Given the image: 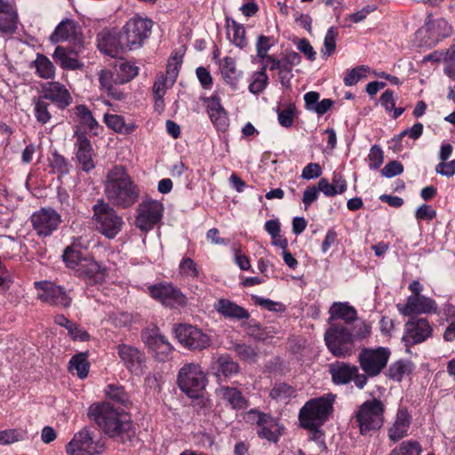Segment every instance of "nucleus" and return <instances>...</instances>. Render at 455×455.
Here are the masks:
<instances>
[{
    "label": "nucleus",
    "instance_id": "nucleus-49",
    "mask_svg": "<svg viewBox=\"0 0 455 455\" xmlns=\"http://www.w3.org/2000/svg\"><path fill=\"white\" fill-rule=\"evenodd\" d=\"M410 371L411 366L409 363L397 361L389 366L387 376L394 380L401 381Z\"/></svg>",
    "mask_w": 455,
    "mask_h": 455
},
{
    "label": "nucleus",
    "instance_id": "nucleus-19",
    "mask_svg": "<svg viewBox=\"0 0 455 455\" xmlns=\"http://www.w3.org/2000/svg\"><path fill=\"white\" fill-rule=\"evenodd\" d=\"M117 354L129 371L136 375L144 372L146 358L144 354L137 347L127 344H120L117 346Z\"/></svg>",
    "mask_w": 455,
    "mask_h": 455
},
{
    "label": "nucleus",
    "instance_id": "nucleus-5",
    "mask_svg": "<svg viewBox=\"0 0 455 455\" xmlns=\"http://www.w3.org/2000/svg\"><path fill=\"white\" fill-rule=\"evenodd\" d=\"M93 220L97 230L108 238H114L122 229L124 221L113 205L99 200L93 205Z\"/></svg>",
    "mask_w": 455,
    "mask_h": 455
},
{
    "label": "nucleus",
    "instance_id": "nucleus-48",
    "mask_svg": "<svg viewBox=\"0 0 455 455\" xmlns=\"http://www.w3.org/2000/svg\"><path fill=\"white\" fill-rule=\"evenodd\" d=\"M181 62V56H178V54L172 56L168 60L166 67V75L164 76V77L167 78L170 85L174 84L176 78L179 75Z\"/></svg>",
    "mask_w": 455,
    "mask_h": 455
},
{
    "label": "nucleus",
    "instance_id": "nucleus-13",
    "mask_svg": "<svg viewBox=\"0 0 455 455\" xmlns=\"http://www.w3.org/2000/svg\"><path fill=\"white\" fill-rule=\"evenodd\" d=\"M52 44L71 42L75 46V52L80 53L83 49V36L80 26L71 19L62 20L49 37Z\"/></svg>",
    "mask_w": 455,
    "mask_h": 455
},
{
    "label": "nucleus",
    "instance_id": "nucleus-21",
    "mask_svg": "<svg viewBox=\"0 0 455 455\" xmlns=\"http://www.w3.org/2000/svg\"><path fill=\"white\" fill-rule=\"evenodd\" d=\"M412 422V417L405 407H399L394 419L387 427V437L396 443L408 435Z\"/></svg>",
    "mask_w": 455,
    "mask_h": 455
},
{
    "label": "nucleus",
    "instance_id": "nucleus-56",
    "mask_svg": "<svg viewBox=\"0 0 455 455\" xmlns=\"http://www.w3.org/2000/svg\"><path fill=\"white\" fill-rule=\"evenodd\" d=\"M368 159L370 161L371 169L379 168L384 160L382 149L378 145L372 146L370 149Z\"/></svg>",
    "mask_w": 455,
    "mask_h": 455
},
{
    "label": "nucleus",
    "instance_id": "nucleus-24",
    "mask_svg": "<svg viewBox=\"0 0 455 455\" xmlns=\"http://www.w3.org/2000/svg\"><path fill=\"white\" fill-rule=\"evenodd\" d=\"M98 48L100 52L111 57H116L125 47L122 34L117 36L109 31H101L97 36Z\"/></svg>",
    "mask_w": 455,
    "mask_h": 455
},
{
    "label": "nucleus",
    "instance_id": "nucleus-62",
    "mask_svg": "<svg viewBox=\"0 0 455 455\" xmlns=\"http://www.w3.org/2000/svg\"><path fill=\"white\" fill-rule=\"evenodd\" d=\"M436 216V212L428 204L420 205L415 212V217L419 220H432Z\"/></svg>",
    "mask_w": 455,
    "mask_h": 455
},
{
    "label": "nucleus",
    "instance_id": "nucleus-29",
    "mask_svg": "<svg viewBox=\"0 0 455 455\" xmlns=\"http://www.w3.org/2000/svg\"><path fill=\"white\" fill-rule=\"evenodd\" d=\"M72 54L77 55L75 52V46L69 51L68 48L63 46H57L52 54V58L59 63L63 69L68 70H80L84 67L83 61Z\"/></svg>",
    "mask_w": 455,
    "mask_h": 455
},
{
    "label": "nucleus",
    "instance_id": "nucleus-16",
    "mask_svg": "<svg viewBox=\"0 0 455 455\" xmlns=\"http://www.w3.org/2000/svg\"><path fill=\"white\" fill-rule=\"evenodd\" d=\"M31 222L38 235L48 236L58 228L61 217L52 208H42L33 213Z\"/></svg>",
    "mask_w": 455,
    "mask_h": 455
},
{
    "label": "nucleus",
    "instance_id": "nucleus-6",
    "mask_svg": "<svg viewBox=\"0 0 455 455\" xmlns=\"http://www.w3.org/2000/svg\"><path fill=\"white\" fill-rule=\"evenodd\" d=\"M324 340L330 352L337 357H347L354 348L353 334L340 323H332L324 333Z\"/></svg>",
    "mask_w": 455,
    "mask_h": 455
},
{
    "label": "nucleus",
    "instance_id": "nucleus-15",
    "mask_svg": "<svg viewBox=\"0 0 455 455\" xmlns=\"http://www.w3.org/2000/svg\"><path fill=\"white\" fill-rule=\"evenodd\" d=\"M150 295L162 304L176 307L187 304L186 296L172 283H159L148 287Z\"/></svg>",
    "mask_w": 455,
    "mask_h": 455
},
{
    "label": "nucleus",
    "instance_id": "nucleus-9",
    "mask_svg": "<svg viewBox=\"0 0 455 455\" xmlns=\"http://www.w3.org/2000/svg\"><path fill=\"white\" fill-rule=\"evenodd\" d=\"M389 357L390 351L387 347L363 348L358 355V362L363 371L374 378L387 366Z\"/></svg>",
    "mask_w": 455,
    "mask_h": 455
},
{
    "label": "nucleus",
    "instance_id": "nucleus-61",
    "mask_svg": "<svg viewBox=\"0 0 455 455\" xmlns=\"http://www.w3.org/2000/svg\"><path fill=\"white\" fill-rule=\"evenodd\" d=\"M297 49L302 52L310 61H314L315 60L316 52L307 39H299L297 43Z\"/></svg>",
    "mask_w": 455,
    "mask_h": 455
},
{
    "label": "nucleus",
    "instance_id": "nucleus-51",
    "mask_svg": "<svg viewBox=\"0 0 455 455\" xmlns=\"http://www.w3.org/2000/svg\"><path fill=\"white\" fill-rule=\"evenodd\" d=\"M99 81L101 88L107 91L108 93H113L114 86L116 84V72L110 70L102 69L99 73Z\"/></svg>",
    "mask_w": 455,
    "mask_h": 455
},
{
    "label": "nucleus",
    "instance_id": "nucleus-46",
    "mask_svg": "<svg viewBox=\"0 0 455 455\" xmlns=\"http://www.w3.org/2000/svg\"><path fill=\"white\" fill-rule=\"evenodd\" d=\"M370 68L368 66H358L347 71L344 77V84L347 86H352L357 84L361 79L365 78Z\"/></svg>",
    "mask_w": 455,
    "mask_h": 455
},
{
    "label": "nucleus",
    "instance_id": "nucleus-27",
    "mask_svg": "<svg viewBox=\"0 0 455 455\" xmlns=\"http://www.w3.org/2000/svg\"><path fill=\"white\" fill-rule=\"evenodd\" d=\"M239 365L228 355H220L215 358L211 365V370L219 380L230 378L239 371Z\"/></svg>",
    "mask_w": 455,
    "mask_h": 455
},
{
    "label": "nucleus",
    "instance_id": "nucleus-30",
    "mask_svg": "<svg viewBox=\"0 0 455 455\" xmlns=\"http://www.w3.org/2000/svg\"><path fill=\"white\" fill-rule=\"evenodd\" d=\"M215 393L219 399L229 404L234 410L247 408L246 399L236 387L220 386Z\"/></svg>",
    "mask_w": 455,
    "mask_h": 455
},
{
    "label": "nucleus",
    "instance_id": "nucleus-1",
    "mask_svg": "<svg viewBox=\"0 0 455 455\" xmlns=\"http://www.w3.org/2000/svg\"><path fill=\"white\" fill-rule=\"evenodd\" d=\"M88 417L108 436L120 438L123 443L131 440L135 434L130 417L109 403L92 404L88 409Z\"/></svg>",
    "mask_w": 455,
    "mask_h": 455
},
{
    "label": "nucleus",
    "instance_id": "nucleus-2",
    "mask_svg": "<svg viewBox=\"0 0 455 455\" xmlns=\"http://www.w3.org/2000/svg\"><path fill=\"white\" fill-rule=\"evenodd\" d=\"M104 192L108 203L121 209L132 206L140 197L139 187L122 165L114 166L107 173Z\"/></svg>",
    "mask_w": 455,
    "mask_h": 455
},
{
    "label": "nucleus",
    "instance_id": "nucleus-28",
    "mask_svg": "<svg viewBox=\"0 0 455 455\" xmlns=\"http://www.w3.org/2000/svg\"><path fill=\"white\" fill-rule=\"evenodd\" d=\"M205 102L211 121L218 130L226 131L228 127V118L224 108L220 104L219 97L212 96Z\"/></svg>",
    "mask_w": 455,
    "mask_h": 455
},
{
    "label": "nucleus",
    "instance_id": "nucleus-8",
    "mask_svg": "<svg viewBox=\"0 0 455 455\" xmlns=\"http://www.w3.org/2000/svg\"><path fill=\"white\" fill-rule=\"evenodd\" d=\"M180 389L191 397H197L206 385V378L199 364L187 363L179 372Z\"/></svg>",
    "mask_w": 455,
    "mask_h": 455
},
{
    "label": "nucleus",
    "instance_id": "nucleus-43",
    "mask_svg": "<svg viewBox=\"0 0 455 455\" xmlns=\"http://www.w3.org/2000/svg\"><path fill=\"white\" fill-rule=\"evenodd\" d=\"M421 447L417 441H404L391 451L389 455H420Z\"/></svg>",
    "mask_w": 455,
    "mask_h": 455
},
{
    "label": "nucleus",
    "instance_id": "nucleus-33",
    "mask_svg": "<svg viewBox=\"0 0 455 455\" xmlns=\"http://www.w3.org/2000/svg\"><path fill=\"white\" fill-rule=\"evenodd\" d=\"M219 67L224 81L235 88L241 76V72L236 68L235 60L229 56L224 57L219 61Z\"/></svg>",
    "mask_w": 455,
    "mask_h": 455
},
{
    "label": "nucleus",
    "instance_id": "nucleus-58",
    "mask_svg": "<svg viewBox=\"0 0 455 455\" xmlns=\"http://www.w3.org/2000/svg\"><path fill=\"white\" fill-rule=\"evenodd\" d=\"M322 175V167L317 163H310L304 167L301 178L307 180L318 178Z\"/></svg>",
    "mask_w": 455,
    "mask_h": 455
},
{
    "label": "nucleus",
    "instance_id": "nucleus-55",
    "mask_svg": "<svg viewBox=\"0 0 455 455\" xmlns=\"http://www.w3.org/2000/svg\"><path fill=\"white\" fill-rule=\"evenodd\" d=\"M295 108L289 106L285 109L278 111V122L281 126L289 128L293 124Z\"/></svg>",
    "mask_w": 455,
    "mask_h": 455
},
{
    "label": "nucleus",
    "instance_id": "nucleus-18",
    "mask_svg": "<svg viewBox=\"0 0 455 455\" xmlns=\"http://www.w3.org/2000/svg\"><path fill=\"white\" fill-rule=\"evenodd\" d=\"M142 339L158 361H166L173 347L167 339L159 333L158 329H148L142 331Z\"/></svg>",
    "mask_w": 455,
    "mask_h": 455
},
{
    "label": "nucleus",
    "instance_id": "nucleus-54",
    "mask_svg": "<svg viewBox=\"0 0 455 455\" xmlns=\"http://www.w3.org/2000/svg\"><path fill=\"white\" fill-rule=\"evenodd\" d=\"M76 113L81 118L83 124L87 125L91 130H93L97 125V121L92 116V112L84 105L76 108Z\"/></svg>",
    "mask_w": 455,
    "mask_h": 455
},
{
    "label": "nucleus",
    "instance_id": "nucleus-39",
    "mask_svg": "<svg viewBox=\"0 0 455 455\" xmlns=\"http://www.w3.org/2000/svg\"><path fill=\"white\" fill-rule=\"evenodd\" d=\"M228 36L231 39L232 43L239 47L243 48L247 45V40L245 37V28L243 25L238 24L235 20H232L231 23L227 20Z\"/></svg>",
    "mask_w": 455,
    "mask_h": 455
},
{
    "label": "nucleus",
    "instance_id": "nucleus-14",
    "mask_svg": "<svg viewBox=\"0 0 455 455\" xmlns=\"http://www.w3.org/2000/svg\"><path fill=\"white\" fill-rule=\"evenodd\" d=\"M137 211L136 227L140 230L148 231L162 219L164 206L156 200L146 199L139 204Z\"/></svg>",
    "mask_w": 455,
    "mask_h": 455
},
{
    "label": "nucleus",
    "instance_id": "nucleus-53",
    "mask_svg": "<svg viewBox=\"0 0 455 455\" xmlns=\"http://www.w3.org/2000/svg\"><path fill=\"white\" fill-rule=\"evenodd\" d=\"M106 395L112 401L119 403H125L128 400L127 394L124 388L119 386L108 385L106 388Z\"/></svg>",
    "mask_w": 455,
    "mask_h": 455
},
{
    "label": "nucleus",
    "instance_id": "nucleus-59",
    "mask_svg": "<svg viewBox=\"0 0 455 455\" xmlns=\"http://www.w3.org/2000/svg\"><path fill=\"white\" fill-rule=\"evenodd\" d=\"M403 172V164L398 161H391L387 163L382 169L381 173L387 178H392L401 174Z\"/></svg>",
    "mask_w": 455,
    "mask_h": 455
},
{
    "label": "nucleus",
    "instance_id": "nucleus-47",
    "mask_svg": "<svg viewBox=\"0 0 455 455\" xmlns=\"http://www.w3.org/2000/svg\"><path fill=\"white\" fill-rule=\"evenodd\" d=\"M337 37L338 32L336 28L331 27L327 30L323 40V49L322 50V53L324 59H327L335 52Z\"/></svg>",
    "mask_w": 455,
    "mask_h": 455
},
{
    "label": "nucleus",
    "instance_id": "nucleus-17",
    "mask_svg": "<svg viewBox=\"0 0 455 455\" xmlns=\"http://www.w3.org/2000/svg\"><path fill=\"white\" fill-rule=\"evenodd\" d=\"M432 327L426 318L411 317L404 325L403 341L406 346L424 342L432 334Z\"/></svg>",
    "mask_w": 455,
    "mask_h": 455
},
{
    "label": "nucleus",
    "instance_id": "nucleus-64",
    "mask_svg": "<svg viewBox=\"0 0 455 455\" xmlns=\"http://www.w3.org/2000/svg\"><path fill=\"white\" fill-rule=\"evenodd\" d=\"M435 172L442 176L452 177L455 174V159L450 162H440L435 166Z\"/></svg>",
    "mask_w": 455,
    "mask_h": 455
},
{
    "label": "nucleus",
    "instance_id": "nucleus-60",
    "mask_svg": "<svg viewBox=\"0 0 455 455\" xmlns=\"http://www.w3.org/2000/svg\"><path fill=\"white\" fill-rule=\"evenodd\" d=\"M271 38L266 36H259L257 41V56L259 59H263L268 56L267 52L272 46Z\"/></svg>",
    "mask_w": 455,
    "mask_h": 455
},
{
    "label": "nucleus",
    "instance_id": "nucleus-12",
    "mask_svg": "<svg viewBox=\"0 0 455 455\" xmlns=\"http://www.w3.org/2000/svg\"><path fill=\"white\" fill-rule=\"evenodd\" d=\"M37 291V298L51 306L68 307L72 299L67 291L50 281H39L34 283Z\"/></svg>",
    "mask_w": 455,
    "mask_h": 455
},
{
    "label": "nucleus",
    "instance_id": "nucleus-20",
    "mask_svg": "<svg viewBox=\"0 0 455 455\" xmlns=\"http://www.w3.org/2000/svg\"><path fill=\"white\" fill-rule=\"evenodd\" d=\"M44 100H50L59 108L64 109L72 103V96L66 86L60 82H47L42 85V95Z\"/></svg>",
    "mask_w": 455,
    "mask_h": 455
},
{
    "label": "nucleus",
    "instance_id": "nucleus-31",
    "mask_svg": "<svg viewBox=\"0 0 455 455\" xmlns=\"http://www.w3.org/2000/svg\"><path fill=\"white\" fill-rule=\"evenodd\" d=\"M214 308L227 318L243 320L250 317V314L245 308L226 299H220L214 304Z\"/></svg>",
    "mask_w": 455,
    "mask_h": 455
},
{
    "label": "nucleus",
    "instance_id": "nucleus-37",
    "mask_svg": "<svg viewBox=\"0 0 455 455\" xmlns=\"http://www.w3.org/2000/svg\"><path fill=\"white\" fill-rule=\"evenodd\" d=\"M104 122L108 128L123 134L132 133L136 127L132 123H126L122 116L115 114H106Z\"/></svg>",
    "mask_w": 455,
    "mask_h": 455
},
{
    "label": "nucleus",
    "instance_id": "nucleus-63",
    "mask_svg": "<svg viewBox=\"0 0 455 455\" xmlns=\"http://www.w3.org/2000/svg\"><path fill=\"white\" fill-rule=\"evenodd\" d=\"M180 268L181 273L187 276L196 277L198 275L196 264L190 258L184 259L180 264Z\"/></svg>",
    "mask_w": 455,
    "mask_h": 455
},
{
    "label": "nucleus",
    "instance_id": "nucleus-44",
    "mask_svg": "<svg viewBox=\"0 0 455 455\" xmlns=\"http://www.w3.org/2000/svg\"><path fill=\"white\" fill-rule=\"evenodd\" d=\"M232 349L235 352L236 355L243 361L250 363H255L258 357V354L255 349L244 343L234 344Z\"/></svg>",
    "mask_w": 455,
    "mask_h": 455
},
{
    "label": "nucleus",
    "instance_id": "nucleus-26",
    "mask_svg": "<svg viewBox=\"0 0 455 455\" xmlns=\"http://www.w3.org/2000/svg\"><path fill=\"white\" fill-rule=\"evenodd\" d=\"M76 272L80 276L88 278L93 283L103 282L107 275V268L88 256L81 261Z\"/></svg>",
    "mask_w": 455,
    "mask_h": 455
},
{
    "label": "nucleus",
    "instance_id": "nucleus-11",
    "mask_svg": "<svg viewBox=\"0 0 455 455\" xmlns=\"http://www.w3.org/2000/svg\"><path fill=\"white\" fill-rule=\"evenodd\" d=\"M174 333L180 343L190 350L201 351L212 344L207 333L190 324H179L174 328Z\"/></svg>",
    "mask_w": 455,
    "mask_h": 455
},
{
    "label": "nucleus",
    "instance_id": "nucleus-45",
    "mask_svg": "<svg viewBox=\"0 0 455 455\" xmlns=\"http://www.w3.org/2000/svg\"><path fill=\"white\" fill-rule=\"evenodd\" d=\"M50 165L52 168L53 172H56L60 176L69 173L71 167L68 161L57 152H54L52 155Z\"/></svg>",
    "mask_w": 455,
    "mask_h": 455
},
{
    "label": "nucleus",
    "instance_id": "nucleus-41",
    "mask_svg": "<svg viewBox=\"0 0 455 455\" xmlns=\"http://www.w3.org/2000/svg\"><path fill=\"white\" fill-rule=\"evenodd\" d=\"M86 255H84L80 250L75 249L74 247H67L62 254L63 260L67 267L74 268L76 271L80 267L81 261L84 259Z\"/></svg>",
    "mask_w": 455,
    "mask_h": 455
},
{
    "label": "nucleus",
    "instance_id": "nucleus-4",
    "mask_svg": "<svg viewBox=\"0 0 455 455\" xmlns=\"http://www.w3.org/2000/svg\"><path fill=\"white\" fill-rule=\"evenodd\" d=\"M335 395H326L314 398L305 403L299 411V421L303 427H321L330 417Z\"/></svg>",
    "mask_w": 455,
    "mask_h": 455
},
{
    "label": "nucleus",
    "instance_id": "nucleus-3",
    "mask_svg": "<svg viewBox=\"0 0 455 455\" xmlns=\"http://www.w3.org/2000/svg\"><path fill=\"white\" fill-rule=\"evenodd\" d=\"M385 403L378 399L372 398L363 403L355 411L354 419L363 435H371L372 433L379 430L385 422Z\"/></svg>",
    "mask_w": 455,
    "mask_h": 455
},
{
    "label": "nucleus",
    "instance_id": "nucleus-50",
    "mask_svg": "<svg viewBox=\"0 0 455 455\" xmlns=\"http://www.w3.org/2000/svg\"><path fill=\"white\" fill-rule=\"evenodd\" d=\"M268 77L264 70L258 71L253 76V80L249 85V91L253 94L260 93L267 86Z\"/></svg>",
    "mask_w": 455,
    "mask_h": 455
},
{
    "label": "nucleus",
    "instance_id": "nucleus-22",
    "mask_svg": "<svg viewBox=\"0 0 455 455\" xmlns=\"http://www.w3.org/2000/svg\"><path fill=\"white\" fill-rule=\"evenodd\" d=\"M400 314L409 316L413 314L435 313L437 307L434 299L426 296H409L406 304H397Z\"/></svg>",
    "mask_w": 455,
    "mask_h": 455
},
{
    "label": "nucleus",
    "instance_id": "nucleus-25",
    "mask_svg": "<svg viewBox=\"0 0 455 455\" xmlns=\"http://www.w3.org/2000/svg\"><path fill=\"white\" fill-rule=\"evenodd\" d=\"M76 148V158L84 172H90L95 167L93 160V149L90 140L84 134L77 135L75 144Z\"/></svg>",
    "mask_w": 455,
    "mask_h": 455
},
{
    "label": "nucleus",
    "instance_id": "nucleus-38",
    "mask_svg": "<svg viewBox=\"0 0 455 455\" xmlns=\"http://www.w3.org/2000/svg\"><path fill=\"white\" fill-rule=\"evenodd\" d=\"M139 68L127 61H120L115 66L116 84H124L138 75Z\"/></svg>",
    "mask_w": 455,
    "mask_h": 455
},
{
    "label": "nucleus",
    "instance_id": "nucleus-23",
    "mask_svg": "<svg viewBox=\"0 0 455 455\" xmlns=\"http://www.w3.org/2000/svg\"><path fill=\"white\" fill-rule=\"evenodd\" d=\"M258 435L269 442L277 443L283 435L284 427L278 420L266 413H257Z\"/></svg>",
    "mask_w": 455,
    "mask_h": 455
},
{
    "label": "nucleus",
    "instance_id": "nucleus-40",
    "mask_svg": "<svg viewBox=\"0 0 455 455\" xmlns=\"http://www.w3.org/2000/svg\"><path fill=\"white\" fill-rule=\"evenodd\" d=\"M68 369L70 371H76L80 379L86 378L90 369L87 353H79L73 355L68 363Z\"/></svg>",
    "mask_w": 455,
    "mask_h": 455
},
{
    "label": "nucleus",
    "instance_id": "nucleus-35",
    "mask_svg": "<svg viewBox=\"0 0 455 455\" xmlns=\"http://www.w3.org/2000/svg\"><path fill=\"white\" fill-rule=\"evenodd\" d=\"M32 67L36 68V74L43 79H53L55 77L56 68L54 64L42 53H36Z\"/></svg>",
    "mask_w": 455,
    "mask_h": 455
},
{
    "label": "nucleus",
    "instance_id": "nucleus-42",
    "mask_svg": "<svg viewBox=\"0 0 455 455\" xmlns=\"http://www.w3.org/2000/svg\"><path fill=\"white\" fill-rule=\"evenodd\" d=\"M34 112L36 121L42 124H47L52 118L49 111L50 104L41 97L34 100Z\"/></svg>",
    "mask_w": 455,
    "mask_h": 455
},
{
    "label": "nucleus",
    "instance_id": "nucleus-10",
    "mask_svg": "<svg viewBox=\"0 0 455 455\" xmlns=\"http://www.w3.org/2000/svg\"><path fill=\"white\" fill-rule=\"evenodd\" d=\"M104 451V443L94 440L93 434L88 428L76 434L66 446L68 455H100Z\"/></svg>",
    "mask_w": 455,
    "mask_h": 455
},
{
    "label": "nucleus",
    "instance_id": "nucleus-52",
    "mask_svg": "<svg viewBox=\"0 0 455 455\" xmlns=\"http://www.w3.org/2000/svg\"><path fill=\"white\" fill-rule=\"evenodd\" d=\"M25 432L20 431L17 429H7L4 431H0V444L7 445L19 441H21L25 438Z\"/></svg>",
    "mask_w": 455,
    "mask_h": 455
},
{
    "label": "nucleus",
    "instance_id": "nucleus-7",
    "mask_svg": "<svg viewBox=\"0 0 455 455\" xmlns=\"http://www.w3.org/2000/svg\"><path fill=\"white\" fill-rule=\"evenodd\" d=\"M152 28V21L141 17L130 19L123 28L122 39L125 47L129 50L138 49L142 46L149 36Z\"/></svg>",
    "mask_w": 455,
    "mask_h": 455
},
{
    "label": "nucleus",
    "instance_id": "nucleus-57",
    "mask_svg": "<svg viewBox=\"0 0 455 455\" xmlns=\"http://www.w3.org/2000/svg\"><path fill=\"white\" fill-rule=\"evenodd\" d=\"M293 393L291 387L280 383L276 384L271 390L270 395L274 399H284L289 397Z\"/></svg>",
    "mask_w": 455,
    "mask_h": 455
},
{
    "label": "nucleus",
    "instance_id": "nucleus-36",
    "mask_svg": "<svg viewBox=\"0 0 455 455\" xmlns=\"http://www.w3.org/2000/svg\"><path fill=\"white\" fill-rule=\"evenodd\" d=\"M18 24V13L15 7L5 5V8L0 11V30L5 33L14 32Z\"/></svg>",
    "mask_w": 455,
    "mask_h": 455
},
{
    "label": "nucleus",
    "instance_id": "nucleus-34",
    "mask_svg": "<svg viewBox=\"0 0 455 455\" xmlns=\"http://www.w3.org/2000/svg\"><path fill=\"white\" fill-rule=\"evenodd\" d=\"M329 313L331 319H341L347 323L354 322L357 317L355 307L347 302H334L331 307Z\"/></svg>",
    "mask_w": 455,
    "mask_h": 455
},
{
    "label": "nucleus",
    "instance_id": "nucleus-32",
    "mask_svg": "<svg viewBox=\"0 0 455 455\" xmlns=\"http://www.w3.org/2000/svg\"><path fill=\"white\" fill-rule=\"evenodd\" d=\"M358 367L347 363H337L330 367V373L332 381L337 385H345L349 383L353 375L356 374Z\"/></svg>",
    "mask_w": 455,
    "mask_h": 455
}]
</instances>
